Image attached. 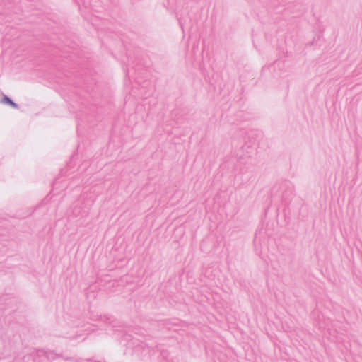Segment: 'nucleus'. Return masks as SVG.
I'll use <instances>...</instances> for the list:
<instances>
[{"instance_id":"obj_1","label":"nucleus","mask_w":362,"mask_h":362,"mask_svg":"<svg viewBox=\"0 0 362 362\" xmlns=\"http://www.w3.org/2000/svg\"><path fill=\"white\" fill-rule=\"evenodd\" d=\"M1 103L4 104H8L14 108L16 107V105L8 97H4L2 99Z\"/></svg>"}]
</instances>
